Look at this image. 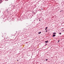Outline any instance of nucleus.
<instances>
[{
    "instance_id": "7ed1b4c3",
    "label": "nucleus",
    "mask_w": 64,
    "mask_h": 64,
    "mask_svg": "<svg viewBox=\"0 0 64 64\" xmlns=\"http://www.w3.org/2000/svg\"><path fill=\"white\" fill-rule=\"evenodd\" d=\"M38 34H41V32H38Z\"/></svg>"
},
{
    "instance_id": "1a4fd4ad",
    "label": "nucleus",
    "mask_w": 64,
    "mask_h": 64,
    "mask_svg": "<svg viewBox=\"0 0 64 64\" xmlns=\"http://www.w3.org/2000/svg\"><path fill=\"white\" fill-rule=\"evenodd\" d=\"M40 20H39V21H40Z\"/></svg>"
},
{
    "instance_id": "0eeeda50",
    "label": "nucleus",
    "mask_w": 64,
    "mask_h": 64,
    "mask_svg": "<svg viewBox=\"0 0 64 64\" xmlns=\"http://www.w3.org/2000/svg\"><path fill=\"white\" fill-rule=\"evenodd\" d=\"M59 34H61V33H59Z\"/></svg>"
},
{
    "instance_id": "20e7f679",
    "label": "nucleus",
    "mask_w": 64,
    "mask_h": 64,
    "mask_svg": "<svg viewBox=\"0 0 64 64\" xmlns=\"http://www.w3.org/2000/svg\"><path fill=\"white\" fill-rule=\"evenodd\" d=\"M56 33L55 32H54L53 34H56Z\"/></svg>"
},
{
    "instance_id": "f257e3e1",
    "label": "nucleus",
    "mask_w": 64,
    "mask_h": 64,
    "mask_svg": "<svg viewBox=\"0 0 64 64\" xmlns=\"http://www.w3.org/2000/svg\"><path fill=\"white\" fill-rule=\"evenodd\" d=\"M56 36V35L55 34H53V35L52 37H55Z\"/></svg>"
},
{
    "instance_id": "9d476101",
    "label": "nucleus",
    "mask_w": 64,
    "mask_h": 64,
    "mask_svg": "<svg viewBox=\"0 0 64 64\" xmlns=\"http://www.w3.org/2000/svg\"><path fill=\"white\" fill-rule=\"evenodd\" d=\"M17 61H18V60H17Z\"/></svg>"
},
{
    "instance_id": "6e6552de",
    "label": "nucleus",
    "mask_w": 64,
    "mask_h": 64,
    "mask_svg": "<svg viewBox=\"0 0 64 64\" xmlns=\"http://www.w3.org/2000/svg\"><path fill=\"white\" fill-rule=\"evenodd\" d=\"M46 32H47V30H46Z\"/></svg>"
},
{
    "instance_id": "39448f33",
    "label": "nucleus",
    "mask_w": 64,
    "mask_h": 64,
    "mask_svg": "<svg viewBox=\"0 0 64 64\" xmlns=\"http://www.w3.org/2000/svg\"><path fill=\"white\" fill-rule=\"evenodd\" d=\"M47 28H47V27H46V28H45V30H46Z\"/></svg>"
},
{
    "instance_id": "423d86ee",
    "label": "nucleus",
    "mask_w": 64,
    "mask_h": 64,
    "mask_svg": "<svg viewBox=\"0 0 64 64\" xmlns=\"http://www.w3.org/2000/svg\"><path fill=\"white\" fill-rule=\"evenodd\" d=\"M47 60H48V59H46V61H47Z\"/></svg>"
},
{
    "instance_id": "9b49d317",
    "label": "nucleus",
    "mask_w": 64,
    "mask_h": 64,
    "mask_svg": "<svg viewBox=\"0 0 64 64\" xmlns=\"http://www.w3.org/2000/svg\"><path fill=\"white\" fill-rule=\"evenodd\" d=\"M58 42H59V41H58Z\"/></svg>"
},
{
    "instance_id": "f03ea898",
    "label": "nucleus",
    "mask_w": 64,
    "mask_h": 64,
    "mask_svg": "<svg viewBox=\"0 0 64 64\" xmlns=\"http://www.w3.org/2000/svg\"><path fill=\"white\" fill-rule=\"evenodd\" d=\"M48 42V41L47 40V41H45V42H46V43H47V42Z\"/></svg>"
}]
</instances>
